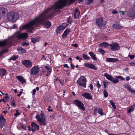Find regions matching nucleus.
<instances>
[{"mask_svg": "<svg viewBox=\"0 0 135 135\" xmlns=\"http://www.w3.org/2000/svg\"><path fill=\"white\" fill-rule=\"evenodd\" d=\"M63 29L64 28L62 26L60 25L59 26L57 27L56 32L58 33L59 31H62Z\"/></svg>", "mask_w": 135, "mask_h": 135, "instance_id": "nucleus-26", "label": "nucleus"}, {"mask_svg": "<svg viewBox=\"0 0 135 135\" xmlns=\"http://www.w3.org/2000/svg\"><path fill=\"white\" fill-rule=\"evenodd\" d=\"M39 70V68L37 66H34L31 70V73L32 75H36L38 73Z\"/></svg>", "mask_w": 135, "mask_h": 135, "instance_id": "nucleus-10", "label": "nucleus"}, {"mask_svg": "<svg viewBox=\"0 0 135 135\" xmlns=\"http://www.w3.org/2000/svg\"><path fill=\"white\" fill-rule=\"evenodd\" d=\"M17 27V25L16 24H14L13 25V28H16Z\"/></svg>", "mask_w": 135, "mask_h": 135, "instance_id": "nucleus-49", "label": "nucleus"}, {"mask_svg": "<svg viewBox=\"0 0 135 135\" xmlns=\"http://www.w3.org/2000/svg\"><path fill=\"white\" fill-rule=\"evenodd\" d=\"M76 82L80 86L85 88L86 87V79L84 76H81Z\"/></svg>", "mask_w": 135, "mask_h": 135, "instance_id": "nucleus-4", "label": "nucleus"}, {"mask_svg": "<svg viewBox=\"0 0 135 135\" xmlns=\"http://www.w3.org/2000/svg\"><path fill=\"white\" fill-rule=\"evenodd\" d=\"M89 54L91 57V58L94 60H97V59L95 55L92 52H89Z\"/></svg>", "mask_w": 135, "mask_h": 135, "instance_id": "nucleus-24", "label": "nucleus"}, {"mask_svg": "<svg viewBox=\"0 0 135 135\" xmlns=\"http://www.w3.org/2000/svg\"><path fill=\"white\" fill-rule=\"evenodd\" d=\"M16 78L18 80L22 83H25L26 82V80L21 76H17Z\"/></svg>", "mask_w": 135, "mask_h": 135, "instance_id": "nucleus-18", "label": "nucleus"}, {"mask_svg": "<svg viewBox=\"0 0 135 135\" xmlns=\"http://www.w3.org/2000/svg\"><path fill=\"white\" fill-rule=\"evenodd\" d=\"M47 110H48L49 112H52L53 111L52 109H50L49 108H48L47 109Z\"/></svg>", "mask_w": 135, "mask_h": 135, "instance_id": "nucleus-58", "label": "nucleus"}, {"mask_svg": "<svg viewBox=\"0 0 135 135\" xmlns=\"http://www.w3.org/2000/svg\"><path fill=\"white\" fill-rule=\"evenodd\" d=\"M8 112L7 111H3L2 112L3 113L5 114H6V113H7Z\"/></svg>", "mask_w": 135, "mask_h": 135, "instance_id": "nucleus-62", "label": "nucleus"}, {"mask_svg": "<svg viewBox=\"0 0 135 135\" xmlns=\"http://www.w3.org/2000/svg\"><path fill=\"white\" fill-rule=\"evenodd\" d=\"M17 49L19 51L22 53H25L26 52V51L21 47H19Z\"/></svg>", "mask_w": 135, "mask_h": 135, "instance_id": "nucleus-25", "label": "nucleus"}, {"mask_svg": "<svg viewBox=\"0 0 135 135\" xmlns=\"http://www.w3.org/2000/svg\"><path fill=\"white\" fill-rule=\"evenodd\" d=\"M68 21L69 22L71 23V20L70 19H68Z\"/></svg>", "mask_w": 135, "mask_h": 135, "instance_id": "nucleus-64", "label": "nucleus"}, {"mask_svg": "<svg viewBox=\"0 0 135 135\" xmlns=\"http://www.w3.org/2000/svg\"><path fill=\"white\" fill-rule=\"evenodd\" d=\"M109 83L107 81H103L104 85H105L107 86H108V85Z\"/></svg>", "mask_w": 135, "mask_h": 135, "instance_id": "nucleus-46", "label": "nucleus"}, {"mask_svg": "<svg viewBox=\"0 0 135 135\" xmlns=\"http://www.w3.org/2000/svg\"><path fill=\"white\" fill-rule=\"evenodd\" d=\"M104 76L109 80L112 82L114 84L117 83L119 81V80L117 78L114 79L110 75L108 74L107 73H105L104 74Z\"/></svg>", "mask_w": 135, "mask_h": 135, "instance_id": "nucleus-6", "label": "nucleus"}, {"mask_svg": "<svg viewBox=\"0 0 135 135\" xmlns=\"http://www.w3.org/2000/svg\"><path fill=\"white\" fill-rule=\"evenodd\" d=\"M113 27L115 29H120L122 28L123 27L119 24L115 23L113 25Z\"/></svg>", "mask_w": 135, "mask_h": 135, "instance_id": "nucleus-21", "label": "nucleus"}, {"mask_svg": "<svg viewBox=\"0 0 135 135\" xmlns=\"http://www.w3.org/2000/svg\"><path fill=\"white\" fill-rule=\"evenodd\" d=\"M109 102L110 103L111 105H112L113 108L114 109H115L116 108V106L115 105L114 102L112 100H110Z\"/></svg>", "mask_w": 135, "mask_h": 135, "instance_id": "nucleus-31", "label": "nucleus"}, {"mask_svg": "<svg viewBox=\"0 0 135 135\" xmlns=\"http://www.w3.org/2000/svg\"><path fill=\"white\" fill-rule=\"evenodd\" d=\"M127 16L131 17H134L135 16V12L132 10H129L128 11Z\"/></svg>", "mask_w": 135, "mask_h": 135, "instance_id": "nucleus-14", "label": "nucleus"}, {"mask_svg": "<svg viewBox=\"0 0 135 135\" xmlns=\"http://www.w3.org/2000/svg\"><path fill=\"white\" fill-rule=\"evenodd\" d=\"M47 73L49 74H50L51 73V70H48L47 71Z\"/></svg>", "mask_w": 135, "mask_h": 135, "instance_id": "nucleus-61", "label": "nucleus"}, {"mask_svg": "<svg viewBox=\"0 0 135 135\" xmlns=\"http://www.w3.org/2000/svg\"><path fill=\"white\" fill-rule=\"evenodd\" d=\"M18 56L16 55H13L9 59V60H16L17 58H18Z\"/></svg>", "mask_w": 135, "mask_h": 135, "instance_id": "nucleus-27", "label": "nucleus"}, {"mask_svg": "<svg viewBox=\"0 0 135 135\" xmlns=\"http://www.w3.org/2000/svg\"><path fill=\"white\" fill-rule=\"evenodd\" d=\"M104 96L105 97H107L108 96V93L105 90H104L103 91Z\"/></svg>", "mask_w": 135, "mask_h": 135, "instance_id": "nucleus-36", "label": "nucleus"}, {"mask_svg": "<svg viewBox=\"0 0 135 135\" xmlns=\"http://www.w3.org/2000/svg\"><path fill=\"white\" fill-rule=\"evenodd\" d=\"M108 135H118V134H113L111 133H108Z\"/></svg>", "mask_w": 135, "mask_h": 135, "instance_id": "nucleus-59", "label": "nucleus"}, {"mask_svg": "<svg viewBox=\"0 0 135 135\" xmlns=\"http://www.w3.org/2000/svg\"><path fill=\"white\" fill-rule=\"evenodd\" d=\"M109 46L110 47L111 50L113 51H116L119 49V45L117 43L109 44Z\"/></svg>", "mask_w": 135, "mask_h": 135, "instance_id": "nucleus-9", "label": "nucleus"}, {"mask_svg": "<svg viewBox=\"0 0 135 135\" xmlns=\"http://www.w3.org/2000/svg\"><path fill=\"white\" fill-rule=\"evenodd\" d=\"M82 56L84 60H89L90 58L85 54H82Z\"/></svg>", "mask_w": 135, "mask_h": 135, "instance_id": "nucleus-30", "label": "nucleus"}, {"mask_svg": "<svg viewBox=\"0 0 135 135\" xmlns=\"http://www.w3.org/2000/svg\"><path fill=\"white\" fill-rule=\"evenodd\" d=\"M20 113L19 112H18L17 113H15L14 114V115L16 116H17L18 115H20Z\"/></svg>", "mask_w": 135, "mask_h": 135, "instance_id": "nucleus-52", "label": "nucleus"}, {"mask_svg": "<svg viewBox=\"0 0 135 135\" xmlns=\"http://www.w3.org/2000/svg\"><path fill=\"white\" fill-rule=\"evenodd\" d=\"M102 109L101 108H99L98 109V113L101 115H103V113L102 112Z\"/></svg>", "mask_w": 135, "mask_h": 135, "instance_id": "nucleus-33", "label": "nucleus"}, {"mask_svg": "<svg viewBox=\"0 0 135 135\" xmlns=\"http://www.w3.org/2000/svg\"><path fill=\"white\" fill-rule=\"evenodd\" d=\"M118 60L117 58H107L106 59V61L108 62H115Z\"/></svg>", "mask_w": 135, "mask_h": 135, "instance_id": "nucleus-19", "label": "nucleus"}, {"mask_svg": "<svg viewBox=\"0 0 135 135\" xmlns=\"http://www.w3.org/2000/svg\"><path fill=\"white\" fill-rule=\"evenodd\" d=\"M22 91H21L20 93V94H18L17 95V96H18V97H20L21 95L22 94Z\"/></svg>", "mask_w": 135, "mask_h": 135, "instance_id": "nucleus-55", "label": "nucleus"}, {"mask_svg": "<svg viewBox=\"0 0 135 135\" xmlns=\"http://www.w3.org/2000/svg\"><path fill=\"white\" fill-rule=\"evenodd\" d=\"M109 44L106 42H104L100 44H99V46L100 47H106L107 46H109Z\"/></svg>", "mask_w": 135, "mask_h": 135, "instance_id": "nucleus-22", "label": "nucleus"}, {"mask_svg": "<svg viewBox=\"0 0 135 135\" xmlns=\"http://www.w3.org/2000/svg\"><path fill=\"white\" fill-rule=\"evenodd\" d=\"M132 107H133L135 109V103L133 105Z\"/></svg>", "mask_w": 135, "mask_h": 135, "instance_id": "nucleus-63", "label": "nucleus"}, {"mask_svg": "<svg viewBox=\"0 0 135 135\" xmlns=\"http://www.w3.org/2000/svg\"><path fill=\"white\" fill-rule=\"evenodd\" d=\"M93 2V0H87L86 1L87 5L90 4Z\"/></svg>", "mask_w": 135, "mask_h": 135, "instance_id": "nucleus-37", "label": "nucleus"}, {"mask_svg": "<svg viewBox=\"0 0 135 135\" xmlns=\"http://www.w3.org/2000/svg\"><path fill=\"white\" fill-rule=\"evenodd\" d=\"M7 71L4 69H0V76L1 78H2L7 73Z\"/></svg>", "mask_w": 135, "mask_h": 135, "instance_id": "nucleus-16", "label": "nucleus"}, {"mask_svg": "<svg viewBox=\"0 0 135 135\" xmlns=\"http://www.w3.org/2000/svg\"><path fill=\"white\" fill-rule=\"evenodd\" d=\"M36 118L37 119V120L38 122L41 119V118L40 117V116L38 115L36 116Z\"/></svg>", "mask_w": 135, "mask_h": 135, "instance_id": "nucleus-38", "label": "nucleus"}, {"mask_svg": "<svg viewBox=\"0 0 135 135\" xmlns=\"http://www.w3.org/2000/svg\"><path fill=\"white\" fill-rule=\"evenodd\" d=\"M40 115L41 117V118H45L44 114L42 112V111H41Z\"/></svg>", "mask_w": 135, "mask_h": 135, "instance_id": "nucleus-39", "label": "nucleus"}, {"mask_svg": "<svg viewBox=\"0 0 135 135\" xmlns=\"http://www.w3.org/2000/svg\"><path fill=\"white\" fill-rule=\"evenodd\" d=\"M117 13V11L116 10H113V11L112 12V13H113L114 14Z\"/></svg>", "mask_w": 135, "mask_h": 135, "instance_id": "nucleus-54", "label": "nucleus"}, {"mask_svg": "<svg viewBox=\"0 0 135 135\" xmlns=\"http://www.w3.org/2000/svg\"><path fill=\"white\" fill-rule=\"evenodd\" d=\"M76 0H59L53 5L49 6L42 13L40 14L35 18L32 20L29 23H27L20 27V31L25 29H27L30 33H33L32 30L35 27H39L42 24L47 28H49L51 25V23L46 20L53 17L56 13L57 14L60 12L59 9H61L66 6L68 2H72Z\"/></svg>", "mask_w": 135, "mask_h": 135, "instance_id": "nucleus-1", "label": "nucleus"}, {"mask_svg": "<svg viewBox=\"0 0 135 135\" xmlns=\"http://www.w3.org/2000/svg\"><path fill=\"white\" fill-rule=\"evenodd\" d=\"M84 65L87 68L93 69L95 70H96L97 69V68L94 65L92 64L85 63Z\"/></svg>", "mask_w": 135, "mask_h": 135, "instance_id": "nucleus-13", "label": "nucleus"}, {"mask_svg": "<svg viewBox=\"0 0 135 135\" xmlns=\"http://www.w3.org/2000/svg\"><path fill=\"white\" fill-rule=\"evenodd\" d=\"M31 40V41L34 43H35L36 42L38 41V40L37 38H32Z\"/></svg>", "mask_w": 135, "mask_h": 135, "instance_id": "nucleus-32", "label": "nucleus"}, {"mask_svg": "<svg viewBox=\"0 0 135 135\" xmlns=\"http://www.w3.org/2000/svg\"><path fill=\"white\" fill-rule=\"evenodd\" d=\"M125 87L130 92L135 93V90H133L132 89L131 87L129 85H127L126 86H125Z\"/></svg>", "mask_w": 135, "mask_h": 135, "instance_id": "nucleus-23", "label": "nucleus"}, {"mask_svg": "<svg viewBox=\"0 0 135 135\" xmlns=\"http://www.w3.org/2000/svg\"><path fill=\"white\" fill-rule=\"evenodd\" d=\"M2 101L4 102H6L7 101V100H6L5 99H4L3 98L2 99Z\"/></svg>", "mask_w": 135, "mask_h": 135, "instance_id": "nucleus-60", "label": "nucleus"}, {"mask_svg": "<svg viewBox=\"0 0 135 135\" xmlns=\"http://www.w3.org/2000/svg\"><path fill=\"white\" fill-rule=\"evenodd\" d=\"M72 46H74V47H76L78 46V45L76 44H72L71 45Z\"/></svg>", "mask_w": 135, "mask_h": 135, "instance_id": "nucleus-48", "label": "nucleus"}, {"mask_svg": "<svg viewBox=\"0 0 135 135\" xmlns=\"http://www.w3.org/2000/svg\"><path fill=\"white\" fill-rule=\"evenodd\" d=\"M6 100H8L9 99V97L8 96H6L3 98Z\"/></svg>", "mask_w": 135, "mask_h": 135, "instance_id": "nucleus-51", "label": "nucleus"}, {"mask_svg": "<svg viewBox=\"0 0 135 135\" xmlns=\"http://www.w3.org/2000/svg\"><path fill=\"white\" fill-rule=\"evenodd\" d=\"M74 104L78 107L83 110H85V107L83 104L80 101L77 100H74Z\"/></svg>", "mask_w": 135, "mask_h": 135, "instance_id": "nucleus-7", "label": "nucleus"}, {"mask_svg": "<svg viewBox=\"0 0 135 135\" xmlns=\"http://www.w3.org/2000/svg\"><path fill=\"white\" fill-rule=\"evenodd\" d=\"M90 88L91 90H92L93 89V85L91 84H90Z\"/></svg>", "mask_w": 135, "mask_h": 135, "instance_id": "nucleus-47", "label": "nucleus"}, {"mask_svg": "<svg viewBox=\"0 0 135 135\" xmlns=\"http://www.w3.org/2000/svg\"><path fill=\"white\" fill-rule=\"evenodd\" d=\"M6 9L4 8H1L0 10V13L2 15H4L5 13Z\"/></svg>", "mask_w": 135, "mask_h": 135, "instance_id": "nucleus-28", "label": "nucleus"}, {"mask_svg": "<svg viewBox=\"0 0 135 135\" xmlns=\"http://www.w3.org/2000/svg\"><path fill=\"white\" fill-rule=\"evenodd\" d=\"M98 52L101 53L103 55H104V54L105 53V51L102 49L99 48L98 49Z\"/></svg>", "mask_w": 135, "mask_h": 135, "instance_id": "nucleus-29", "label": "nucleus"}, {"mask_svg": "<svg viewBox=\"0 0 135 135\" xmlns=\"http://www.w3.org/2000/svg\"><path fill=\"white\" fill-rule=\"evenodd\" d=\"M45 68L47 70H51V68H50V67H49V66H45Z\"/></svg>", "mask_w": 135, "mask_h": 135, "instance_id": "nucleus-42", "label": "nucleus"}, {"mask_svg": "<svg viewBox=\"0 0 135 135\" xmlns=\"http://www.w3.org/2000/svg\"><path fill=\"white\" fill-rule=\"evenodd\" d=\"M80 14V11L79 9H76L75 10L74 16L75 18H77L79 16Z\"/></svg>", "mask_w": 135, "mask_h": 135, "instance_id": "nucleus-20", "label": "nucleus"}, {"mask_svg": "<svg viewBox=\"0 0 135 135\" xmlns=\"http://www.w3.org/2000/svg\"><path fill=\"white\" fill-rule=\"evenodd\" d=\"M22 63L24 66L26 68H31L32 67L31 62L28 60H23Z\"/></svg>", "mask_w": 135, "mask_h": 135, "instance_id": "nucleus-8", "label": "nucleus"}, {"mask_svg": "<svg viewBox=\"0 0 135 135\" xmlns=\"http://www.w3.org/2000/svg\"><path fill=\"white\" fill-rule=\"evenodd\" d=\"M133 109H132L131 108H130L128 110V113H130L131 112H133Z\"/></svg>", "mask_w": 135, "mask_h": 135, "instance_id": "nucleus-44", "label": "nucleus"}, {"mask_svg": "<svg viewBox=\"0 0 135 135\" xmlns=\"http://www.w3.org/2000/svg\"><path fill=\"white\" fill-rule=\"evenodd\" d=\"M1 52L2 54H4L5 53H7L8 52V50L7 49H5L3 50H2V51H1Z\"/></svg>", "mask_w": 135, "mask_h": 135, "instance_id": "nucleus-35", "label": "nucleus"}, {"mask_svg": "<svg viewBox=\"0 0 135 135\" xmlns=\"http://www.w3.org/2000/svg\"><path fill=\"white\" fill-rule=\"evenodd\" d=\"M128 56L129 57V58L131 59H133L134 58V55H128Z\"/></svg>", "mask_w": 135, "mask_h": 135, "instance_id": "nucleus-43", "label": "nucleus"}, {"mask_svg": "<svg viewBox=\"0 0 135 135\" xmlns=\"http://www.w3.org/2000/svg\"><path fill=\"white\" fill-rule=\"evenodd\" d=\"M38 122L40 125L44 126H46L47 124L46 118H41Z\"/></svg>", "mask_w": 135, "mask_h": 135, "instance_id": "nucleus-15", "label": "nucleus"}, {"mask_svg": "<svg viewBox=\"0 0 135 135\" xmlns=\"http://www.w3.org/2000/svg\"><path fill=\"white\" fill-rule=\"evenodd\" d=\"M96 23L99 26L103 27L105 26L107 22L104 20L102 18H99L97 19Z\"/></svg>", "mask_w": 135, "mask_h": 135, "instance_id": "nucleus-5", "label": "nucleus"}, {"mask_svg": "<svg viewBox=\"0 0 135 135\" xmlns=\"http://www.w3.org/2000/svg\"><path fill=\"white\" fill-rule=\"evenodd\" d=\"M32 127L31 130L32 132H35L36 130L39 129V126L34 122H32L31 124Z\"/></svg>", "mask_w": 135, "mask_h": 135, "instance_id": "nucleus-11", "label": "nucleus"}, {"mask_svg": "<svg viewBox=\"0 0 135 135\" xmlns=\"http://www.w3.org/2000/svg\"><path fill=\"white\" fill-rule=\"evenodd\" d=\"M64 67H66L68 68H69V67L68 66V65L67 64H65L63 65Z\"/></svg>", "mask_w": 135, "mask_h": 135, "instance_id": "nucleus-53", "label": "nucleus"}, {"mask_svg": "<svg viewBox=\"0 0 135 135\" xmlns=\"http://www.w3.org/2000/svg\"><path fill=\"white\" fill-rule=\"evenodd\" d=\"M11 105L14 107L16 106V104H15V102L14 100H12L11 102Z\"/></svg>", "mask_w": 135, "mask_h": 135, "instance_id": "nucleus-34", "label": "nucleus"}, {"mask_svg": "<svg viewBox=\"0 0 135 135\" xmlns=\"http://www.w3.org/2000/svg\"><path fill=\"white\" fill-rule=\"evenodd\" d=\"M130 79V77L129 76H127L126 77V80L127 81H128Z\"/></svg>", "mask_w": 135, "mask_h": 135, "instance_id": "nucleus-56", "label": "nucleus"}, {"mask_svg": "<svg viewBox=\"0 0 135 135\" xmlns=\"http://www.w3.org/2000/svg\"><path fill=\"white\" fill-rule=\"evenodd\" d=\"M70 30L69 29H66L64 31L63 34L62 35V37L63 38H66L68 35L69 34Z\"/></svg>", "mask_w": 135, "mask_h": 135, "instance_id": "nucleus-17", "label": "nucleus"}, {"mask_svg": "<svg viewBox=\"0 0 135 135\" xmlns=\"http://www.w3.org/2000/svg\"><path fill=\"white\" fill-rule=\"evenodd\" d=\"M82 96L86 99L89 100L92 99V97L91 94L87 92H85L82 94Z\"/></svg>", "mask_w": 135, "mask_h": 135, "instance_id": "nucleus-12", "label": "nucleus"}, {"mask_svg": "<svg viewBox=\"0 0 135 135\" xmlns=\"http://www.w3.org/2000/svg\"><path fill=\"white\" fill-rule=\"evenodd\" d=\"M97 86L98 88H99L100 87L101 85L99 83L98 81H97Z\"/></svg>", "mask_w": 135, "mask_h": 135, "instance_id": "nucleus-45", "label": "nucleus"}, {"mask_svg": "<svg viewBox=\"0 0 135 135\" xmlns=\"http://www.w3.org/2000/svg\"><path fill=\"white\" fill-rule=\"evenodd\" d=\"M7 18L9 21L14 22L19 18L18 14L16 12L9 13L7 15Z\"/></svg>", "mask_w": 135, "mask_h": 135, "instance_id": "nucleus-3", "label": "nucleus"}, {"mask_svg": "<svg viewBox=\"0 0 135 135\" xmlns=\"http://www.w3.org/2000/svg\"><path fill=\"white\" fill-rule=\"evenodd\" d=\"M29 44V43L26 42H23L22 43V45L23 46H28Z\"/></svg>", "mask_w": 135, "mask_h": 135, "instance_id": "nucleus-41", "label": "nucleus"}, {"mask_svg": "<svg viewBox=\"0 0 135 135\" xmlns=\"http://www.w3.org/2000/svg\"><path fill=\"white\" fill-rule=\"evenodd\" d=\"M116 78H118L119 79H121L122 80H125V78L122 77V76H116Z\"/></svg>", "mask_w": 135, "mask_h": 135, "instance_id": "nucleus-40", "label": "nucleus"}, {"mask_svg": "<svg viewBox=\"0 0 135 135\" xmlns=\"http://www.w3.org/2000/svg\"><path fill=\"white\" fill-rule=\"evenodd\" d=\"M36 92V90L35 89H34L33 90V93L34 95H35Z\"/></svg>", "mask_w": 135, "mask_h": 135, "instance_id": "nucleus-50", "label": "nucleus"}, {"mask_svg": "<svg viewBox=\"0 0 135 135\" xmlns=\"http://www.w3.org/2000/svg\"><path fill=\"white\" fill-rule=\"evenodd\" d=\"M16 36L19 39L26 38L28 37V35L26 33H21L19 31L16 32L15 36H12L11 38V39L8 40H5L3 41H0V47L10 45L12 44V40H13V38L15 36Z\"/></svg>", "mask_w": 135, "mask_h": 135, "instance_id": "nucleus-2", "label": "nucleus"}, {"mask_svg": "<svg viewBox=\"0 0 135 135\" xmlns=\"http://www.w3.org/2000/svg\"><path fill=\"white\" fill-rule=\"evenodd\" d=\"M71 69H74V65H72V64H71Z\"/></svg>", "mask_w": 135, "mask_h": 135, "instance_id": "nucleus-57", "label": "nucleus"}]
</instances>
